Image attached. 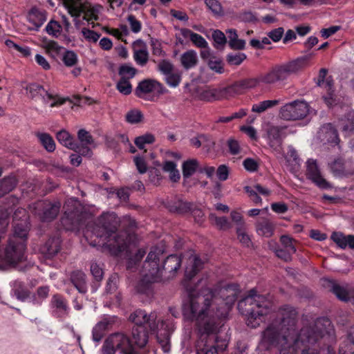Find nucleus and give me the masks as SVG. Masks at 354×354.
<instances>
[{
    "mask_svg": "<svg viewBox=\"0 0 354 354\" xmlns=\"http://www.w3.org/2000/svg\"><path fill=\"white\" fill-rule=\"evenodd\" d=\"M189 261L182 282L188 296L183 304V314L185 319L196 322V354H223L230 339L223 329L227 316L225 305L236 300L239 286L228 283L217 293V290L207 287V279H201L194 283L192 279L204 263L196 255Z\"/></svg>",
    "mask_w": 354,
    "mask_h": 354,
    "instance_id": "1",
    "label": "nucleus"
},
{
    "mask_svg": "<svg viewBox=\"0 0 354 354\" xmlns=\"http://www.w3.org/2000/svg\"><path fill=\"white\" fill-rule=\"evenodd\" d=\"M279 321L267 326L261 335V345L266 350L277 348L279 354H312L306 348L309 341H315L316 332L322 326H328V318H317L313 325L297 328V312L289 305H283L279 310Z\"/></svg>",
    "mask_w": 354,
    "mask_h": 354,
    "instance_id": "2",
    "label": "nucleus"
},
{
    "mask_svg": "<svg viewBox=\"0 0 354 354\" xmlns=\"http://www.w3.org/2000/svg\"><path fill=\"white\" fill-rule=\"evenodd\" d=\"M118 225L115 213H103L95 223L87 225L84 236L91 245L102 247L111 255L118 256L127 248L130 238L127 232H118Z\"/></svg>",
    "mask_w": 354,
    "mask_h": 354,
    "instance_id": "3",
    "label": "nucleus"
},
{
    "mask_svg": "<svg viewBox=\"0 0 354 354\" xmlns=\"http://www.w3.org/2000/svg\"><path fill=\"white\" fill-rule=\"evenodd\" d=\"M150 330L146 326H133L131 337L122 333L110 335L102 346V354H115L120 351L122 354H149L145 349Z\"/></svg>",
    "mask_w": 354,
    "mask_h": 354,
    "instance_id": "4",
    "label": "nucleus"
},
{
    "mask_svg": "<svg viewBox=\"0 0 354 354\" xmlns=\"http://www.w3.org/2000/svg\"><path fill=\"white\" fill-rule=\"evenodd\" d=\"M22 217H26V210L17 209L13 214V235L9 238L4 250V260L8 266L22 261L25 257L29 230L28 223L26 218L15 222Z\"/></svg>",
    "mask_w": 354,
    "mask_h": 354,
    "instance_id": "5",
    "label": "nucleus"
},
{
    "mask_svg": "<svg viewBox=\"0 0 354 354\" xmlns=\"http://www.w3.org/2000/svg\"><path fill=\"white\" fill-rule=\"evenodd\" d=\"M245 306L248 326L255 328L266 321V316L269 314L272 304L265 296L257 294L255 289H251L239 301V306Z\"/></svg>",
    "mask_w": 354,
    "mask_h": 354,
    "instance_id": "6",
    "label": "nucleus"
},
{
    "mask_svg": "<svg viewBox=\"0 0 354 354\" xmlns=\"http://www.w3.org/2000/svg\"><path fill=\"white\" fill-rule=\"evenodd\" d=\"M314 53H309L281 64H276L263 75V83L275 84L286 82L292 75L304 70L309 65Z\"/></svg>",
    "mask_w": 354,
    "mask_h": 354,
    "instance_id": "7",
    "label": "nucleus"
},
{
    "mask_svg": "<svg viewBox=\"0 0 354 354\" xmlns=\"http://www.w3.org/2000/svg\"><path fill=\"white\" fill-rule=\"evenodd\" d=\"M160 248H151L142 266V277L136 283V290L138 293L149 296L153 293V285L160 280V267L157 264L159 254L162 253Z\"/></svg>",
    "mask_w": 354,
    "mask_h": 354,
    "instance_id": "8",
    "label": "nucleus"
},
{
    "mask_svg": "<svg viewBox=\"0 0 354 354\" xmlns=\"http://www.w3.org/2000/svg\"><path fill=\"white\" fill-rule=\"evenodd\" d=\"M329 325L322 326L316 332L313 339L306 345L309 353L312 354H336L334 346L336 344V335L334 326L328 319Z\"/></svg>",
    "mask_w": 354,
    "mask_h": 354,
    "instance_id": "9",
    "label": "nucleus"
},
{
    "mask_svg": "<svg viewBox=\"0 0 354 354\" xmlns=\"http://www.w3.org/2000/svg\"><path fill=\"white\" fill-rule=\"evenodd\" d=\"M64 209V215L61 218L63 227L67 231L79 230L85 218L83 207L80 201L74 198L66 200Z\"/></svg>",
    "mask_w": 354,
    "mask_h": 354,
    "instance_id": "10",
    "label": "nucleus"
},
{
    "mask_svg": "<svg viewBox=\"0 0 354 354\" xmlns=\"http://www.w3.org/2000/svg\"><path fill=\"white\" fill-rule=\"evenodd\" d=\"M61 203L49 200L38 201L32 205V212L44 223L53 221L58 216Z\"/></svg>",
    "mask_w": 354,
    "mask_h": 354,
    "instance_id": "11",
    "label": "nucleus"
},
{
    "mask_svg": "<svg viewBox=\"0 0 354 354\" xmlns=\"http://www.w3.org/2000/svg\"><path fill=\"white\" fill-rule=\"evenodd\" d=\"M153 248H160L163 250L162 253L158 255L157 259V264L161 270L160 278H162L164 273L165 274H169L168 276H167L168 279L174 277L181 266L182 259L177 254H171L166 257L162 263H160V259L163 258L166 252L165 245L162 243H160Z\"/></svg>",
    "mask_w": 354,
    "mask_h": 354,
    "instance_id": "12",
    "label": "nucleus"
},
{
    "mask_svg": "<svg viewBox=\"0 0 354 354\" xmlns=\"http://www.w3.org/2000/svg\"><path fill=\"white\" fill-rule=\"evenodd\" d=\"M308 113V105L302 100H295L281 107L279 116L284 120L303 119Z\"/></svg>",
    "mask_w": 354,
    "mask_h": 354,
    "instance_id": "13",
    "label": "nucleus"
},
{
    "mask_svg": "<svg viewBox=\"0 0 354 354\" xmlns=\"http://www.w3.org/2000/svg\"><path fill=\"white\" fill-rule=\"evenodd\" d=\"M25 89L28 94V96L32 99H37L41 97L43 101L46 103L48 100H53V102L50 104V107L59 106L64 104L66 99L59 97L57 95H53L48 93L45 90L44 86L37 83L28 84Z\"/></svg>",
    "mask_w": 354,
    "mask_h": 354,
    "instance_id": "14",
    "label": "nucleus"
},
{
    "mask_svg": "<svg viewBox=\"0 0 354 354\" xmlns=\"http://www.w3.org/2000/svg\"><path fill=\"white\" fill-rule=\"evenodd\" d=\"M167 91V88L160 82L152 79H145L138 83L135 94L138 97L144 98L147 94L158 96Z\"/></svg>",
    "mask_w": 354,
    "mask_h": 354,
    "instance_id": "15",
    "label": "nucleus"
},
{
    "mask_svg": "<svg viewBox=\"0 0 354 354\" xmlns=\"http://www.w3.org/2000/svg\"><path fill=\"white\" fill-rule=\"evenodd\" d=\"M324 287L342 301H352L354 304V288L348 285L341 286L336 281L324 280Z\"/></svg>",
    "mask_w": 354,
    "mask_h": 354,
    "instance_id": "16",
    "label": "nucleus"
},
{
    "mask_svg": "<svg viewBox=\"0 0 354 354\" xmlns=\"http://www.w3.org/2000/svg\"><path fill=\"white\" fill-rule=\"evenodd\" d=\"M49 306L54 317L64 319L68 316L71 308L67 299L59 293L54 294L50 301Z\"/></svg>",
    "mask_w": 354,
    "mask_h": 354,
    "instance_id": "17",
    "label": "nucleus"
},
{
    "mask_svg": "<svg viewBox=\"0 0 354 354\" xmlns=\"http://www.w3.org/2000/svg\"><path fill=\"white\" fill-rule=\"evenodd\" d=\"M156 319L155 315H148L145 310L141 309L135 310L129 317V319L134 323V326H146L149 328L151 334L155 333L158 328Z\"/></svg>",
    "mask_w": 354,
    "mask_h": 354,
    "instance_id": "18",
    "label": "nucleus"
},
{
    "mask_svg": "<svg viewBox=\"0 0 354 354\" xmlns=\"http://www.w3.org/2000/svg\"><path fill=\"white\" fill-rule=\"evenodd\" d=\"M327 73L326 68H321L315 81L317 86L324 87L326 90L327 93L324 96L325 102L328 105H332L335 102L333 80L331 76L326 77Z\"/></svg>",
    "mask_w": 354,
    "mask_h": 354,
    "instance_id": "19",
    "label": "nucleus"
},
{
    "mask_svg": "<svg viewBox=\"0 0 354 354\" xmlns=\"http://www.w3.org/2000/svg\"><path fill=\"white\" fill-rule=\"evenodd\" d=\"M263 75L257 77L245 78L234 82L228 86V90L231 97L241 94L247 89L257 87L261 82H263Z\"/></svg>",
    "mask_w": 354,
    "mask_h": 354,
    "instance_id": "20",
    "label": "nucleus"
},
{
    "mask_svg": "<svg viewBox=\"0 0 354 354\" xmlns=\"http://www.w3.org/2000/svg\"><path fill=\"white\" fill-rule=\"evenodd\" d=\"M306 165V175L309 180H312L319 188L328 189L330 187L326 180L322 176L316 160L308 159Z\"/></svg>",
    "mask_w": 354,
    "mask_h": 354,
    "instance_id": "21",
    "label": "nucleus"
},
{
    "mask_svg": "<svg viewBox=\"0 0 354 354\" xmlns=\"http://www.w3.org/2000/svg\"><path fill=\"white\" fill-rule=\"evenodd\" d=\"M286 127L272 126L268 130L269 145L275 151H279L286 137Z\"/></svg>",
    "mask_w": 354,
    "mask_h": 354,
    "instance_id": "22",
    "label": "nucleus"
},
{
    "mask_svg": "<svg viewBox=\"0 0 354 354\" xmlns=\"http://www.w3.org/2000/svg\"><path fill=\"white\" fill-rule=\"evenodd\" d=\"M170 212L185 214L192 212L194 209V205L192 202L183 200L178 196L168 201L165 205Z\"/></svg>",
    "mask_w": 354,
    "mask_h": 354,
    "instance_id": "23",
    "label": "nucleus"
},
{
    "mask_svg": "<svg viewBox=\"0 0 354 354\" xmlns=\"http://www.w3.org/2000/svg\"><path fill=\"white\" fill-rule=\"evenodd\" d=\"M228 86L220 88H208L200 93L201 100L212 102L231 97Z\"/></svg>",
    "mask_w": 354,
    "mask_h": 354,
    "instance_id": "24",
    "label": "nucleus"
},
{
    "mask_svg": "<svg viewBox=\"0 0 354 354\" xmlns=\"http://www.w3.org/2000/svg\"><path fill=\"white\" fill-rule=\"evenodd\" d=\"M69 281L79 293L84 295L88 291L86 275L80 270L72 271L69 275Z\"/></svg>",
    "mask_w": 354,
    "mask_h": 354,
    "instance_id": "25",
    "label": "nucleus"
},
{
    "mask_svg": "<svg viewBox=\"0 0 354 354\" xmlns=\"http://www.w3.org/2000/svg\"><path fill=\"white\" fill-rule=\"evenodd\" d=\"M62 240L59 236L49 238L41 248V253L48 259L53 258L61 250Z\"/></svg>",
    "mask_w": 354,
    "mask_h": 354,
    "instance_id": "26",
    "label": "nucleus"
},
{
    "mask_svg": "<svg viewBox=\"0 0 354 354\" xmlns=\"http://www.w3.org/2000/svg\"><path fill=\"white\" fill-rule=\"evenodd\" d=\"M330 239L337 245L341 249L354 250V235L348 234L345 235L341 232H335L331 234Z\"/></svg>",
    "mask_w": 354,
    "mask_h": 354,
    "instance_id": "27",
    "label": "nucleus"
},
{
    "mask_svg": "<svg viewBox=\"0 0 354 354\" xmlns=\"http://www.w3.org/2000/svg\"><path fill=\"white\" fill-rule=\"evenodd\" d=\"M12 292L21 301L30 299L31 292L24 282L20 280H15L12 283Z\"/></svg>",
    "mask_w": 354,
    "mask_h": 354,
    "instance_id": "28",
    "label": "nucleus"
},
{
    "mask_svg": "<svg viewBox=\"0 0 354 354\" xmlns=\"http://www.w3.org/2000/svg\"><path fill=\"white\" fill-rule=\"evenodd\" d=\"M64 4L71 17H79L86 10L87 2L82 0H64Z\"/></svg>",
    "mask_w": 354,
    "mask_h": 354,
    "instance_id": "29",
    "label": "nucleus"
},
{
    "mask_svg": "<svg viewBox=\"0 0 354 354\" xmlns=\"http://www.w3.org/2000/svg\"><path fill=\"white\" fill-rule=\"evenodd\" d=\"M256 230L260 236L270 237L274 233V225L269 219L262 218L257 223Z\"/></svg>",
    "mask_w": 354,
    "mask_h": 354,
    "instance_id": "30",
    "label": "nucleus"
},
{
    "mask_svg": "<svg viewBox=\"0 0 354 354\" xmlns=\"http://www.w3.org/2000/svg\"><path fill=\"white\" fill-rule=\"evenodd\" d=\"M198 61L197 54L194 50H189L185 52L180 57L181 64L186 70L195 67Z\"/></svg>",
    "mask_w": 354,
    "mask_h": 354,
    "instance_id": "31",
    "label": "nucleus"
},
{
    "mask_svg": "<svg viewBox=\"0 0 354 354\" xmlns=\"http://www.w3.org/2000/svg\"><path fill=\"white\" fill-rule=\"evenodd\" d=\"M322 130L325 132V138L328 143L332 146L339 145L340 139L339 138L337 131L331 123H328L324 125Z\"/></svg>",
    "mask_w": 354,
    "mask_h": 354,
    "instance_id": "32",
    "label": "nucleus"
},
{
    "mask_svg": "<svg viewBox=\"0 0 354 354\" xmlns=\"http://www.w3.org/2000/svg\"><path fill=\"white\" fill-rule=\"evenodd\" d=\"M46 21V13L37 8H32L29 12V21L35 25L37 30Z\"/></svg>",
    "mask_w": 354,
    "mask_h": 354,
    "instance_id": "33",
    "label": "nucleus"
},
{
    "mask_svg": "<svg viewBox=\"0 0 354 354\" xmlns=\"http://www.w3.org/2000/svg\"><path fill=\"white\" fill-rule=\"evenodd\" d=\"M56 138L58 142L63 146L69 149L75 148L76 142L74 138L66 130H61L56 134Z\"/></svg>",
    "mask_w": 354,
    "mask_h": 354,
    "instance_id": "34",
    "label": "nucleus"
},
{
    "mask_svg": "<svg viewBox=\"0 0 354 354\" xmlns=\"http://www.w3.org/2000/svg\"><path fill=\"white\" fill-rule=\"evenodd\" d=\"M329 166L331 171L336 176H346L351 174L346 169L344 160L342 158L335 159Z\"/></svg>",
    "mask_w": 354,
    "mask_h": 354,
    "instance_id": "35",
    "label": "nucleus"
},
{
    "mask_svg": "<svg viewBox=\"0 0 354 354\" xmlns=\"http://www.w3.org/2000/svg\"><path fill=\"white\" fill-rule=\"evenodd\" d=\"M17 185V180L13 176H7L0 180V198L11 192Z\"/></svg>",
    "mask_w": 354,
    "mask_h": 354,
    "instance_id": "36",
    "label": "nucleus"
},
{
    "mask_svg": "<svg viewBox=\"0 0 354 354\" xmlns=\"http://www.w3.org/2000/svg\"><path fill=\"white\" fill-rule=\"evenodd\" d=\"M279 103V100H268L261 101L252 105V111L257 113H261L268 109L278 105Z\"/></svg>",
    "mask_w": 354,
    "mask_h": 354,
    "instance_id": "37",
    "label": "nucleus"
},
{
    "mask_svg": "<svg viewBox=\"0 0 354 354\" xmlns=\"http://www.w3.org/2000/svg\"><path fill=\"white\" fill-rule=\"evenodd\" d=\"M91 272L95 281V282H93V284L91 285V291L94 292L97 290V287L99 286L98 283L101 281L103 278L104 272L102 268H100L95 262H93L91 264Z\"/></svg>",
    "mask_w": 354,
    "mask_h": 354,
    "instance_id": "38",
    "label": "nucleus"
},
{
    "mask_svg": "<svg viewBox=\"0 0 354 354\" xmlns=\"http://www.w3.org/2000/svg\"><path fill=\"white\" fill-rule=\"evenodd\" d=\"M37 136L41 145L47 151L53 152L55 150V142L53 137L49 133H38Z\"/></svg>",
    "mask_w": 354,
    "mask_h": 354,
    "instance_id": "39",
    "label": "nucleus"
},
{
    "mask_svg": "<svg viewBox=\"0 0 354 354\" xmlns=\"http://www.w3.org/2000/svg\"><path fill=\"white\" fill-rule=\"evenodd\" d=\"M209 142L207 145H205L207 149H210L214 147V142L210 138V137L206 134H198L196 137L190 138V145L196 148H199L202 146L205 142Z\"/></svg>",
    "mask_w": 354,
    "mask_h": 354,
    "instance_id": "40",
    "label": "nucleus"
},
{
    "mask_svg": "<svg viewBox=\"0 0 354 354\" xmlns=\"http://www.w3.org/2000/svg\"><path fill=\"white\" fill-rule=\"evenodd\" d=\"M341 128L346 133H354V112H348L340 122Z\"/></svg>",
    "mask_w": 354,
    "mask_h": 354,
    "instance_id": "41",
    "label": "nucleus"
},
{
    "mask_svg": "<svg viewBox=\"0 0 354 354\" xmlns=\"http://www.w3.org/2000/svg\"><path fill=\"white\" fill-rule=\"evenodd\" d=\"M138 70L129 64H123L118 68V75L120 78L129 81L137 74Z\"/></svg>",
    "mask_w": 354,
    "mask_h": 354,
    "instance_id": "42",
    "label": "nucleus"
},
{
    "mask_svg": "<svg viewBox=\"0 0 354 354\" xmlns=\"http://www.w3.org/2000/svg\"><path fill=\"white\" fill-rule=\"evenodd\" d=\"M49 287L48 286H40L37 290V296L35 295H32L30 297L31 301L35 305H41L43 302V300L46 299L48 296L49 293Z\"/></svg>",
    "mask_w": 354,
    "mask_h": 354,
    "instance_id": "43",
    "label": "nucleus"
},
{
    "mask_svg": "<svg viewBox=\"0 0 354 354\" xmlns=\"http://www.w3.org/2000/svg\"><path fill=\"white\" fill-rule=\"evenodd\" d=\"M198 162L196 160L192 159L184 162L183 164V175L185 178H189L196 171Z\"/></svg>",
    "mask_w": 354,
    "mask_h": 354,
    "instance_id": "44",
    "label": "nucleus"
},
{
    "mask_svg": "<svg viewBox=\"0 0 354 354\" xmlns=\"http://www.w3.org/2000/svg\"><path fill=\"white\" fill-rule=\"evenodd\" d=\"M146 254V250L145 249H139L133 257H131L127 261V268L128 270H133L136 268L140 262L142 260L143 257Z\"/></svg>",
    "mask_w": 354,
    "mask_h": 354,
    "instance_id": "45",
    "label": "nucleus"
},
{
    "mask_svg": "<svg viewBox=\"0 0 354 354\" xmlns=\"http://www.w3.org/2000/svg\"><path fill=\"white\" fill-rule=\"evenodd\" d=\"M133 59L137 64L143 66L149 60V53L146 48L139 50H135L133 53Z\"/></svg>",
    "mask_w": 354,
    "mask_h": 354,
    "instance_id": "46",
    "label": "nucleus"
},
{
    "mask_svg": "<svg viewBox=\"0 0 354 354\" xmlns=\"http://www.w3.org/2000/svg\"><path fill=\"white\" fill-rule=\"evenodd\" d=\"M62 62L67 67L74 66L78 62L77 55L73 50H66L62 57Z\"/></svg>",
    "mask_w": 354,
    "mask_h": 354,
    "instance_id": "47",
    "label": "nucleus"
},
{
    "mask_svg": "<svg viewBox=\"0 0 354 354\" xmlns=\"http://www.w3.org/2000/svg\"><path fill=\"white\" fill-rule=\"evenodd\" d=\"M246 58L247 55L243 53H232L227 55L226 61L229 65L239 66Z\"/></svg>",
    "mask_w": 354,
    "mask_h": 354,
    "instance_id": "48",
    "label": "nucleus"
},
{
    "mask_svg": "<svg viewBox=\"0 0 354 354\" xmlns=\"http://www.w3.org/2000/svg\"><path fill=\"white\" fill-rule=\"evenodd\" d=\"M45 30L48 35L57 38L60 35L62 28L57 21L50 20L46 25Z\"/></svg>",
    "mask_w": 354,
    "mask_h": 354,
    "instance_id": "49",
    "label": "nucleus"
},
{
    "mask_svg": "<svg viewBox=\"0 0 354 354\" xmlns=\"http://www.w3.org/2000/svg\"><path fill=\"white\" fill-rule=\"evenodd\" d=\"M212 39L214 41V47L217 49L223 47L227 43V38L224 33L219 30H216L212 32Z\"/></svg>",
    "mask_w": 354,
    "mask_h": 354,
    "instance_id": "50",
    "label": "nucleus"
},
{
    "mask_svg": "<svg viewBox=\"0 0 354 354\" xmlns=\"http://www.w3.org/2000/svg\"><path fill=\"white\" fill-rule=\"evenodd\" d=\"M116 88L122 94L128 95L132 91V85L129 81L120 78L116 84Z\"/></svg>",
    "mask_w": 354,
    "mask_h": 354,
    "instance_id": "51",
    "label": "nucleus"
},
{
    "mask_svg": "<svg viewBox=\"0 0 354 354\" xmlns=\"http://www.w3.org/2000/svg\"><path fill=\"white\" fill-rule=\"evenodd\" d=\"M118 277L116 274H112L108 279L105 291L107 294H114L118 290Z\"/></svg>",
    "mask_w": 354,
    "mask_h": 354,
    "instance_id": "52",
    "label": "nucleus"
},
{
    "mask_svg": "<svg viewBox=\"0 0 354 354\" xmlns=\"http://www.w3.org/2000/svg\"><path fill=\"white\" fill-rule=\"evenodd\" d=\"M143 115L141 111L133 109L126 115V121L130 124H137L142 121Z\"/></svg>",
    "mask_w": 354,
    "mask_h": 354,
    "instance_id": "53",
    "label": "nucleus"
},
{
    "mask_svg": "<svg viewBox=\"0 0 354 354\" xmlns=\"http://www.w3.org/2000/svg\"><path fill=\"white\" fill-rule=\"evenodd\" d=\"M154 141L155 138L152 134H145L136 138L134 142L140 149H143L145 144H151Z\"/></svg>",
    "mask_w": 354,
    "mask_h": 354,
    "instance_id": "54",
    "label": "nucleus"
},
{
    "mask_svg": "<svg viewBox=\"0 0 354 354\" xmlns=\"http://www.w3.org/2000/svg\"><path fill=\"white\" fill-rule=\"evenodd\" d=\"M162 334H157V340L160 344L162 350L164 353H169L170 351V337L167 332L164 333L162 338L161 337Z\"/></svg>",
    "mask_w": 354,
    "mask_h": 354,
    "instance_id": "55",
    "label": "nucleus"
},
{
    "mask_svg": "<svg viewBox=\"0 0 354 354\" xmlns=\"http://www.w3.org/2000/svg\"><path fill=\"white\" fill-rule=\"evenodd\" d=\"M209 220L214 221L220 229H225L230 227V223L225 216H217L215 214L211 213L209 216Z\"/></svg>",
    "mask_w": 354,
    "mask_h": 354,
    "instance_id": "56",
    "label": "nucleus"
},
{
    "mask_svg": "<svg viewBox=\"0 0 354 354\" xmlns=\"http://www.w3.org/2000/svg\"><path fill=\"white\" fill-rule=\"evenodd\" d=\"M82 34L86 40L93 43L97 42L101 36V34L87 28H83L82 29Z\"/></svg>",
    "mask_w": 354,
    "mask_h": 354,
    "instance_id": "57",
    "label": "nucleus"
},
{
    "mask_svg": "<svg viewBox=\"0 0 354 354\" xmlns=\"http://www.w3.org/2000/svg\"><path fill=\"white\" fill-rule=\"evenodd\" d=\"M77 138L82 144L92 145L94 140L90 133L84 129H81L77 132Z\"/></svg>",
    "mask_w": 354,
    "mask_h": 354,
    "instance_id": "58",
    "label": "nucleus"
},
{
    "mask_svg": "<svg viewBox=\"0 0 354 354\" xmlns=\"http://www.w3.org/2000/svg\"><path fill=\"white\" fill-rule=\"evenodd\" d=\"M106 333L100 324H96L92 330V339L93 342L99 343L105 336Z\"/></svg>",
    "mask_w": 354,
    "mask_h": 354,
    "instance_id": "59",
    "label": "nucleus"
},
{
    "mask_svg": "<svg viewBox=\"0 0 354 354\" xmlns=\"http://www.w3.org/2000/svg\"><path fill=\"white\" fill-rule=\"evenodd\" d=\"M191 41L198 48H207L208 47V43L204 37L196 32H194V34L192 35Z\"/></svg>",
    "mask_w": 354,
    "mask_h": 354,
    "instance_id": "60",
    "label": "nucleus"
},
{
    "mask_svg": "<svg viewBox=\"0 0 354 354\" xmlns=\"http://www.w3.org/2000/svg\"><path fill=\"white\" fill-rule=\"evenodd\" d=\"M127 21L129 23L131 30L133 32L138 33L141 31L142 24L133 15H129L127 17Z\"/></svg>",
    "mask_w": 354,
    "mask_h": 354,
    "instance_id": "61",
    "label": "nucleus"
},
{
    "mask_svg": "<svg viewBox=\"0 0 354 354\" xmlns=\"http://www.w3.org/2000/svg\"><path fill=\"white\" fill-rule=\"evenodd\" d=\"M236 234L238 239L242 243L243 245L249 248L252 245V241L250 236L245 234L241 228V227H238L236 229Z\"/></svg>",
    "mask_w": 354,
    "mask_h": 354,
    "instance_id": "62",
    "label": "nucleus"
},
{
    "mask_svg": "<svg viewBox=\"0 0 354 354\" xmlns=\"http://www.w3.org/2000/svg\"><path fill=\"white\" fill-rule=\"evenodd\" d=\"M158 70L164 75H167L173 72L174 66L167 59H162L158 65Z\"/></svg>",
    "mask_w": 354,
    "mask_h": 354,
    "instance_id": "63",
    "label": "nucleus"
},
{
    "mask_svg": "<svg viewBox=\"0 0 354 354\" xmlns=\"http://www.w3.org/2000/svg\"><path fill=\"white\" fill-rule=\"evenodd\" d=\"M118 317L115 316H109L103 318L97 324H100V326L104 329V331L110 330L113 325L115 323Z\"/></svg>",
    "mask_w": 354,
    "mask_h": 354,
    "instance_id": "64",
    "label": "nucleus"
}]
</instances>
